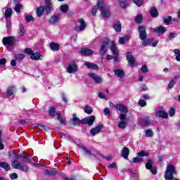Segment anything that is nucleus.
I'll use <instances>...</instances> for the list:
<instances>
[{"label":"nucleus","mask_w":180,"mask_h":180,"mask_svg":"<svg viewBox=\"0 0 180 180\" xmlns=\"http://www.w3.org/2000/svg\"><path fill=\"white\" fill-rule=\"evenodd\" d=\"M84 65L89 68V70H99L98 65L90 62H85Z\"/></svg>","instance_id":"nucleus-18"},{"label":"nucleus","mask_w":180,"mask_h":180,"mask_svg":"<svg viewBox=\"0 0 180 180\" xmlns=\"http://www.w3.org/2000/svg\"><path fill=\"white\" fill-rule=\"evenodd\" d=\"M46 174H48L49 175H56V174H57V172L54 170L47 171Z\"/></svg>","instance_id":"nucleus-64"},{"label":"nucleus","mask_w":180,"mask_h":180,"mask_svg":"<svg viewBox=\"0 0 180 180\" xmlns=\"http://www.w3.org/2000/svg\"><path fill=\"white\" fill-rule=\"evenodd\" d=\"M4 15L5 18H10L11 15H12V8H8L6 10Z\"/></svg>","instance_id":"nucleus-42"},{"label":"nucleus","mask_w":180,"mask_h":180,"mask_svg":"<svg viewBox=\"0 0 180 180\" xmlns=\"http://www.w3.org/2000/svg\"><path fill=\"white\" fill-rule=\"evenodd\" d=\"M176 174L175 171V167L172 165H167L166 168V172L165 174V179L166 180H170L174 178V174Z\"/></svg>","instance_id":"nucleus-4"},{"label":"nucleus","mask_w":180,"mask_h":180,"mask_svg":"<svg viewBox=\"0 0 180 180\" xmlns=\"http://www.w3.org/2000/svg\"><path fill=\"white\" fill-rule=\"evenodd\" d=\"M18 169H19V171H22L23 172H26L28 171L29 167H27V165H26L25 163L21 162Z\"/></svg>","instance_id":"nucleus-31"},{"label":"nucleus","mask_w":180,"mask_h":180,"mask_svg":"<svg viewBox=\"0 0 180 180\" xmlns=\"http://www.w3.org/2000/svg\"><path fill=\"white\" fill-rule=\"evenodd\" d=\"M142 20H143V16L142 15H136L135 17V22L136 23H141Z\"/></svg>","instance_id":"nucleus-46"},{"label":"nucleus","mask_w":180,"mask_h":180,"mask_svg":"<svg viewBox=\"0 0 180 180\" xmlns=\"http://www.w3.org/2000/svg\"><path fill=\"white\" fill-rule=\"evenodd\" d=\"M134 2L137 6H141L143 5V0H134Z\"/></svg>","instance_id":"nucleus-57"},{"label":"nucleus","mask_w":180,"mask_h":180,"mask_svg":"<svg viewBox=\"0 0 180 180\" xmlns=\"http://www.w3.org/2000/svg\"><path fill=\"white\" fill-rule=\"evenodd\" d=\"M49 113L51 117H56V107H49Z\"/></svg>","instance_id":"nucleus-34"},{"label":"nucleus","mask_w":180,"mask_h":180,"mask_svg":"<svg viewBox=\"0 0 180 180\" xmlns=\"http://www.w3.org/2000/svg\"><path fill=\"white\" fill-rule=\"evenodd\" d=\"M113 29L115 32H120L122 30V24L120 22H117L114 25Z\"/></svg>","instance_id":"nucleus-36"},{"label":"nucleus","mask_w":180,"mask_h":180,"mask_svg":"<svg viewBox=\"0 0 180 180\" xmlns=\"http://www.w3.org/2000/svg\"><path fill=\"white\" fill-rule=\"evenodd\" d=\"M109 47L114 56H117L119 54V51H117V48L115 44V41H110L109 39L105 38L103 40L101 47L100 49V54L101 56H105L108 50H109Z\"/></svg>","instance_id":"nucleus-1"},{"label":"nucleus","mask_w":180,"mask_h":180,"mask_svg":"<svg viewBox=\"0 0 180 180\" xmlns=\"http://www.w3.org/2000/svg\"><path fill=\"white\" fill-rule=\"evenodd\" d=\"M41 57V54L40 53L36 52L34 53L32 52L30 58L31 60H34V61H37V60H40V58Z\"/></svg>","instance_id":"nucleus-26"},{"label":"nucleus","mask_w":180,"mask_h":180,"mask_svg":"<svg viewBox=\"0 0 180 180\" xmlns=\"http://www.w3.org/2000/svg\"><path fill=\"white\" fill-rule=\"evenodd\" d=\"M120 122L118 123V127L120 129H124L127 126V122H126V114L120 115Z\"/></svg>","instance_id":"nucleus-11"},{"label":"nucleus","mask_w":180,"mask_h":180,"mask_svg":"<svg viewBox=\"0 0 180 180\" xmlns=\"http://www.w3.org/2000/svg\"><path fill=\"white\" fill-rule=\"evenodd\" d=\"M84 111L85 112V113H86L87 115H91L92 113V112H94V110H92V107L89 106V105H85L84 108Z\"/></svg>","instance_id":"nucleus-35"},{"label":"nucleus","mask_w":180,"mask_h":180,"mask_svg":"<svg viewBox=\"0 0 180 180\" xmlns=\"http://www.w3.org/2000/svg\"><path fill=\"white\" fill-rule=\"evenodd\" d=\"M22 155L24 156V158H22V161H25V162H30V161L33 160V157L27 153H23Z\"/></svg>","instance_id":"nucleus-24"},{"label":"nucleus","mask_w":180,"mask_h":180,"mask_svg":"<svg viewBox=\"0 0 180 180\" xmlns=\"http://www.w3.org/2000/svg\"><path fill=\"white\" fill-rule=\"evenodd\" d=\"M25 20L26 22H33V20H34V18H33V16L32 15H27L25 17Z\"/></svg>","instance_id":"nucleus-55"},{"label":"nucleus","mask_w":180,"mask_h":180,"mask_svg":"<svg viewBox=\"0 0 180 180\" xmlns=\"http://www.w3.org/2000/svg\"><path fill=\"white\" fill-rule=\"evenodd\" d=\"M141 71L143 74H146V72H148V68H147V65H144L141 67Z\"/></svg>","instance_id":"nucleus-52"},{"label":"nucleus","mask_w":180,"mask_h":180,"mask_svg":"<svg viewBox=\"0 0 180 180\" xmlns=\"http://www.w3.org/2000/svg\"><path fill=\"white\" fill-rule=\"evenodd\" d=\"M153 120H150V118H148L142 122V124H143V126H150Z\"/></svg>","instance_id":"nucleus-40"},{"label":"nucleus","mask_w":180,"mask_h":180,"mask_svg":"<svg viewBox=\"0 0 180 180\" xmlns=\"http://www.w3.org/2000/svg\"><path fill=\"white\" fill-rule=\"evenodd\" d=\"M120 2V6L121 8H122L123 9H124V8H126V1L127 0H118Z\"/></svg>","instance_id":"nucleus-50"},{"label":"nucleus","mask_w":180,"mask_h":180,"mask_svg":"<svg viewBox=\"0 0 180 180\" xmlns=\"http://www.w3.org/2000/svg\"><path fill=\"white\" fill-rule=\"evenodd\" d=\"M59 9L63 12V13H67L70 9V6H68V4H63L60 6Z\"/></svg>","instance_id":"nucleus-29"},{"label":"nucleus","mask_w":180,"mask_h":180,"mask_svg":"<svg viewBox=\"0 0 180 180\" xmlns=\"http://www.w3.org/2000/svg\"><path fill=\"white\" fill-rule=\"evenodd\" d=\"M169 115L170 117H173L175 115V108H171L169 110Z\"/></svg>","instance_id":"nucleus-49"},{"label":"nucleus","mask_w":180,"mask_h":180,"mask_svg":"<svg viewBox=\"0 0 180 180\" xmlns=\"http://www.w3.org/2000/svg\"><path fill=\"white\" fill-rule=\"evenodd\" d=\"M83 151L84 152V154L86 155H91V150L87 149L86 148H85Z\"/></svg>","instance_id":"nucleus-62"},{"label":"nucleus","mask_w":180,"mask_h":180,"mask_svg":"<svg viewBox=\"0 0 180 180\" xmlns=\"http://www.w3.org/2000/svg\"><path fill=\"white\" fill-rule=\"evenodd\" d=\"M143 161L142 158H140L139 157L134 158L131 160V162H134L135 164H137V162H141Z\"/></svg>","instance_id":"nucleus-48"},{"label":"nucleus","mask_w":180,"mask_h":180,"mask_svg":"<svg viewBox=\"0 0 180 180\" xmlns=\"http://www.w3.org/2000/svg\"><path fill=\"white\" fill-rule=\"evenodd\" d=\"M115 109L117 110H119V112H121V115L124 114L126 115V113L129 112L127 107L123 104H117L115 106Z\"/></svg>","instance_id":"nucleus-15"},{"label":"nucleus","mask_w":180,"mask_h":180,"mask_svg":"<svg viewBox=\"0 0 180 180\" xmlns=\"http://www.w3.org/2000/svg\"><path fill=\"white\" fill-rule=\"evenodd\" d=\"M146 169H149V171H150V172H152L153 175H155V174H157V169L155 167H153V160L150 159L148 160L146 164Z\"/></svg>","instance_id":"nucleus-12"},{"label":"nucleus","mask_w":180,"mask_h":180,"mask_svg":"<svg viewBox=\"0 0 180 180\" xmlns=\"http://www.w3.org/2000/svg\"><path fill=\"white\" fill-rule=\"evenodd\" d=\"M24 53H25V54H27L28 56H31L32 54H33V51L29 48H27V49H24Z\"/></svg>","instance_id":"nucleus-51"},{"label":"nucleus","mask_w":180,"mask_h":180,"mask_svg":"<svg viewBox=\"0 0 180 180\" xmlns=\"http://www.w3.org/2000/svg\"><path fill=\"white\" fill-rule=\"evenodd\" d=\"M16 59H13L11 61V67H16V65L18 64V63H16Z\"/></svg>","instance_id":"nucleus-61"},{"label":"nucleus","mask_w":180,"mask_h":180,"mask_svg":"<svg viewBox=\"0 0 180 180\" xmlns=\"http://www.w3.org/2000/svg\"><path fill=\"white\" fill-rule=\"evenodd\" d=\"M149 12L152 18H157V16H158V11H157V8H155V7H153L152 8H150Z\"/></svg>","instance_id":"nucleus-27"},{"label":"nucleus","mask_w":180,"mask_h":180,"mask_svg":"<svg viewBox=\"0 0 180 180\" xmlns=\"http://www.w3.org/2000/svg\"><path fill=\"white\" fill-rule=\"evenodd\" d=\"M88 77L91 78L96 84H102V77L95 74V73H88Z\"/></svg>","instance_id":"nucleus-13"},{"label":"nucleus","mask_w":180,"mask_h":180,"mask_svg":"<svg viewBox=\"0 0 180 180\" xmlns=\"http://www.w3.org/2000/svg\"><path fill=\"white\" fill-rule=\"evenodd\" d=\"M165 25H169L171 22V20H172V18L171 16H167L163 19Z\"/></svg>","instance_id":"nucleus-45"},{"label":"nucleus","mask_w":180,"mask_h":180,"mask_svg":"<svg viewBox=\"0 0 180 180\" xmlns=\"http://www.w3.org/2000/svg\"><path fill=\"white\" fill-rule=\"evenodd\" d=\"M9 155L11 157V158H13V160H20V158H22V160H23V158L25 157L23 155V154L19 155L15 152H10Z\"/></svg>","instance_id":"nucleus-19"},{"label":"nucleus","mask_w":180,"mask_h":180,"mask_svg":"<svg viewBox=\"0 0 180 180\" xmlns=\"http://www.w3.org/2000/svg\"><path fill=\"white\" fill-rule=\"evenodd\" d=\"M128 40H129V37L127 36L120 37V39H119L120 44H124V43H126V41H127Z\"/></svg>","instance_id":"nucleus-37"},{"label":"nucleus","mask_w":180,"mask_h":180,"mask_svg":"<svg viewBox=\"0 0 180 180\" xmlns=\"http://www.w3.org/2000/svg\"><path fill=\"white\" fill-rule=\"evenodd\" d=\"M82 54L84 56H92L94 54V51L92 49H86V48H82L80 50Z\"/></svg>","instance_id":"nucleus-20"},{"label":"nucleus","mask_w":180,"mask_h":180,"mask_svg":"<svg viewBox=\"0 0 180 180\" xmlns=\"http://www.w3.org/2000/svg\"><path fill=\"white\" fill-rule=\"evenodd\" d=\"M155 115L158 117H161L162 119H167L168 118V113L164 110H159L155 112Z\"/></svg>","instance_id":"nucleus-17"},{"label":"nucleus","mask_w":180,"mask_h":180,"mask_svg":"<svg viewBox=\"0 0 180 180\" xmlns=\"http://www.w3.org/2000/svg\"><path fill=\"white\" fill-rule=\"evenodd\" d=\"M148 157V153L144 150L138 153V157Z\"/></svg>","instance_id":"nucleus-44"},{"label":"nucleus","mask_w":180,"mask_h":180,"mask_svg":"<svg viewBox=\"0 0 180 180\" xmlns=\"http://www.w3.org/2000/svg\"><path fill=\"white\" fill-rule=\"evenodd\" d=\"M44 8L47 15H49V13H51V11H53V6H51V4L45 5Z\"/></svg>","instance_id":"nucleus-33"},{"label":"nucleus","mask_w":180,"mask_h":180,"mask_svg":"<svg viewBox=\"0 0 180 180\" xmlns=\"http://www.w3.org/2000/svg\"><path fill=\"white\" fill-rule=\"evenodd\" d=\"M78 25L75 27L76 32H84L85 29H86V23L84 20V19L80 18L78 20Z\"/></svg>","instance_id":"nucleus-6"},{"label":"nucleus","mask_w":180,"mask_h":180,"mask_svg":"<svg viewBox=\"0 0 180 180\" xmlns=\"http://www.w3.org/2000/svg\"><path fill=\"white\" fill-rule=\"evenodd\" d=\"M14 58L17 61H22V60H23V58H25V55H23V54L15 55V56H14Z\"/></svg>","instance_id":"nucleus-39"},{"label":"nucleus","mask_w":180,"mask_h":180,"mask_svg":"<svg viewBox=\"0 0 180 180\" xmlns=\"http://www.w3.org/2000/svg\"><path fill=\"white\" fill-rule=\"evenodd\" d=\"M22 8H23V6L21 4H16L15 7L14 8V11H15V12L19 13V12H20V9H22Z\"/></svg>","instance_id":"nucleus-47"},{"label":"nucleus","mask_w":180,"mask_h":180,"mask_svg":"<svg viewBox=\"0 0 180 180\" xmlns=\"http://www.w3.org/2000/svg\"><path fill=\"white\" fill-rule=\"evenodd\" d=\"M139 105L141 108H144V106H147V102H146L144 100H141L139 101Z\"/></svg>","instance_id":"nucleus-53"},{"label":"nucleus","mask_w":180,"mask_h":180,"mask_svg":"<svg viewBox=\"0 0 180 180\" xmlns=\"http://www.w3.org/2000/svg\"><path fill=\"white\" fill-rule=\"evenodd\" d=\"M72 124H88L89 126H92L94 122H95V116L91 115L90 117H85L83 120H79L77 117V115L73 114V118L70 120Z\"/></svg>","instance_id":"nucleus-3"},{"label":"nucleus","mask_w":180,"mask_h":180,"mask_svg":"<svg viewBox=\"0 0 180 180\" xmlns=\"http://www.w3.org/2000/svg\"><path fill=\"white\" fill-rule=\"evenodd\" d=\"M103 129V125L98 124L96 127L92 128L90 130V134L93 136H96V134H99V133H101V130H102Z\"/></svg>","instance_id":"nucleus-14"},{"label":"nucleus","mask_w":180,"mask_h":180,"mask_svg":"<svg viewBox=\"0 0 180 180\" xmlns=\"http://www.w3.org/2000/svg\"><path fill=\"white\" fill-rule=\"evenodd\" d=\"M15 91H16V87H15V86H9L6 89L7 96H12V95L15 94Z\"/></svg>","instance_id":"nucleus-23"},{"label":"nucleus","mask_w":180,"mask_h":180,"mask_svg":"<svg viewBox=\"0 0 180 180\" xmlns=\"http://www.w3.org/2000/svg\"><path fill=\"white\" fill-rule=\"evenodd\" d=\"M106 6L105 5V3L102 1L101 0H98L97 5L94 6L91 10V13L93 16H95L96 15V12H98V9H100L101 12V16L103 18H109L110 16V11L109 9L106 8Z\"/></svg>","instance_id":"nucleus-2"},{"label":"nucleus","mask_w":180,"mask_h":180,"mask_svg":"<svg viewBox=\"0 0 180 180\" xmlns=\"http://www.w3.org/2000/svg\"><path fill=\"white\" fill-rule=\"evenodd\" d=\"M139 33V39L141 40H146L147 39V32H146V27L141 25L138 27Z\"/></svg>","instance_id":"nucleus-10"},{"label":"nucleus","mask_w":180,"mask_h":180,"mask_svg":"<svg viewBox=\"0 0 180 180\" xmlns=\"http://www.w3.org/2000/svg\"><path fill=\"white\" fill-rule=\"evenodd\" d=\"M49 47L52 51H58L60 50V44L56 42H51Z\"/></svg>","instance_id":"nucleus-22"},{"label":"nucleus","mask_w":180,"mask_h":180,"mask_svg":"<svg viewBox=\"0 0 180 180\" xmlns=\"http://www.w3.org/2000/svg\"><path fill=\"white\" fill-rule=\"evenodd\" d=\"M56 117H57V120H60L62 124H65V121H64V120H63V117H61V112H56Z\"/></svg>","instance_id":"nucleus-38"},{"label":"nucleus","mask_w":180,"mask_h":180,"mask_svg":"<svg viewBox=\"0 0 180 180\" xmlns=\"http://www.w3.org/2000/svg\"><path fill=\"white\" fill-rule=\"evenodd\" d=\"M20 164H22V162H20L18 160H13L11 162V167H13V168H15V169H19V167H20Z\"/></svg>","instance_id":"nucleus-30"},{"label":"nucleus","mask_w":180,"mask_h":180,"mask_svg":"<svg viewBox=\"0 0 180 180\" xmlns=\"http://www.w3.org/2000/svg\"><path fill=\"white\" fill-rule=\"evenodd\" d=\"M15 38L14 37H5L2 39L4 46H13L15 43Z\"/></svg>","instance_id":"nucleus-8"},{"label":"nucleus","mask_w":180,"mask_h":180,"mask_svg":"<svg viewBox=\"0 0 180 180\" xmlns=\"http://www.w3.org/2000/svg\"><path fill=\"white\" fill-rule=\"evenodd\" d=\"M20 36H25V27L22 25H20L19 27Z\"/></svg>","instance_id":"nucleus-43"},{"label":"nucleus","mask_w":180,"mask_h":180,"mask_svg":"<svg viewBox=\"0 0 180 180\" xmlns=\"http://www.w3.org/2000/svg\"><path fill=\"white\" fill-rule=\"evenodd\" d=\"M129 153H130V150H129V148L125 147V148H123L121 153V155L123 158H124L125 160H127Z\"/></svg>","instance_id":"nucleus-25"},{"label":"nucleus","mask_w":180,"mask_h":180,"mask_svg":"<svg viewBox=\"0 0 180 180\" xmlns=\"http://www.w3.org/2000/svg\"><path fill=\"white\" fill-rule=\"evenodd\" d=\"M76 145L77 146V147H79V148H80V150H84L86 148L84 144H82V143H76Z\"/></svg>","instance_id":"nucleus-59"},{"label":"nucleus","mask_w":180,"mask_h":180,"mask_svg":"<svg viewBox=\"0 0 180 180\" xmlns=\"http://www.w3.org/2000/svg\"><path fill=\"white\" fill-rule=\"evenodd\" d=\"M153 33H158V34H164L167 32V28L165 27H156L153 29Z\"/></svg>","instance_id":"nucleus-16"},{"label":"nucleus","mask_w":180,"mask_h":180,"mask_svg":"<svg viewBox=\"0 0 180 180\" xmlns=\"http://www.w3.org/2000/svg\"><path fill=\"white\" fill-rule=\"evenodd\" d=\"M114 74L117 78H120L122 79V78H124V71L120 70V69H117L114 70Z\"/></svg>","instance_id":"nucleus-21"},{"label":"nucleus","mask_w":180,"mask_h":180,"mask_svg":"<svg viewBox=\"0 0 180 180\" xmlns=\"http://www.w3.org/2000/svg\"><path fill=\"white\" fill-rule=\"evenodd\" d=\"M175 85V79H172V81H170V82L168 84V88L169 89H172V88H174V86Z\"/></svg>","instance_id":"nucleus-54"},{"label":"nucleus","mask_w":180,"mask_h":180,"mask_svg":"<svg viewBox=\"0 0 180 180\" xmlns=\"http://www.w3.org/2000/svg\"><path fill=\"white\" fill-rule=\"evenodd\" d=\"M61 13H58L51 16L49 20V23H50V25H56V23H58L60 21V19H61Z\"/></svg>","instance_id":"nucleus-7"},{"label":"nucleus","mask_w":180,"mask_h":180,"mask_svg":"<svg viewBox=\"0 0 180 180\" xmlns=\"http://www.w3.org/2000/svg\"><path fill=\"white\" fill-rule=\"evenodd\" d=\"M6 26L8 30L11 29L12 27V22L11 21H6Z\"/></svg>","instance_id":"nucleus-63"},{"label":"nucleus","mask_w":180,"mask_h":180,"mask_svg":"<svg viewBox=\"0 0 180 180\" xmlns=\"http://www.w3.org/2000/svg\"><path fill=\"white\" fill-rule=\"evenodd\" d=\"M62 98L63 102H65V103H68V99H67V96L65 95V94L64 93L62 94Z\"/></svg>","instance_id":"nucleus-58"},{"label":"nucleus","mask_w":180,"mask_h":180,"mask_svg":"<svg viewBox=\"0 0 180 180\" xmlns=\"http://www.w3.org/2000/svg\"><path fill=\"white\" fill-rule=\"evenodd\" d=\"M43 13H44V6H39L37 9V15L40 18L41 16H43Z\"/></svg>","instance_id":"nucleus-32"},{"label":"nucleus","mask_w":180,"mask_h":180,"mask_svg":"<svg viewBox=\"0 0 180 180\" xmlns=\"http://www.w3.org/2000/svg\"><path fill=\"white\" fill-rule=\"evenodd\" d=\"M1 168H4L5 171H9L11 169V166L6 162H0Z\"/></svg>","instance_id":"nucleus-28"},{"label":"nucleus","mask_w":180,"mask_h":180,"mask_svg":"<svg viewBox=\"0 0 180 180\" xmlns=\"http://www.w3.org/2000/svg\"><path fill=\"white\" fill-rule=\"evenodd\" d=\"M145 134L146 137H153L154 133L153 132V130L151 129H146L145 131Z\"/></svg>","instance_id":"nucleus-41"},{"label":"nucleus","mask_w":180,"mask_h":180,"mask_svg":"<svg viewBox=\"0 0 180 180\" xmlns=\"http://www.w3.org/2000/svg\"><path fill=\"white\" fill-rule=\"evenodd\" d=\"M66 70L68 74H75V72H78V65L75 62H70Z\"/></svg>","instance_id":"nucleus-5"},{"label":"nucleus","mask_w":180,"mask_h":180,"mask_svg":"<svg viewBox=\"0 0 180 180\" xmlns=\"http://www.w3.org/2000/svg\"><path fill=\"white\" fill-rule=\"evenodd\" d=\"M11 179H18V174L13 173L10 175Z\"/></svg>","instance_id":"nucleus-60"},{"label":"nucleus","mask_w":180,"mask_h":180,"mask_svg":"<svg viewBox=\"0 0 180 180\" xmlns=\"http://www.w3.org/2000/svg\"><path fill=\"white\" fill-rule=\"evenodd\" d=\"M143 42H142V44L143 46H148V44H151V40L150 39H144V40H142Z\"/></svg>","instance_id":"nucleus-56"},{"label":"nucleus","mask_w":180,"mask_h":180,"mask_svg":"<svg viewBox=\"0 0 180 180\" xmlns=\"http://www.w3.org/2000/svg\"><path fill=\"white\" fill-rule=\"evenodd\" d=\"M126 57L130 67H136V59L133 57V53H131V52H127Z\"/></svg>","instance_id":"nucleus-9"}]
</instances>
